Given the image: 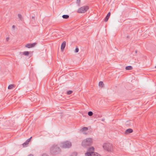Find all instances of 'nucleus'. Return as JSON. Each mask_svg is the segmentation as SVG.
Returning a JSON list of instances; mask_svg holds the SVG:
<instances>
[{"mask_svg":"<svg viewBox=\"0 0 156 156\" xmlns=\"http://www.w3.org/2000/svg\"><path fill=\"white\" fill-rule=\"evenodd\" d=\"M28 156H34L32 154H29Z\"/></svg>","mask_w":156,"mask_h":156,"instance_id":"nucleus-28","label":"nucleus"},{"mask_svg":"<svg viewBox=\"0 0 156 156\" xmlns=\"http://www.w3.org/2000/svg\"><path fill=\"white\" fill-rule=\"evenodd\" d=\"M14 85L13 84H10L9 85L8 87V89H12L14 87Z\"/></svg>","mask_w":156,"mask_h":156,"instance_id":"nucleus-17","label":"nucleus"},{"mask_svg":"<svg viewBox=\"0 0 156 156\" xmlns=\"http://www.w3.org/2000/svg\"><path fill=\"white\" fill-rule=\"evenodd\" d=\"M127 38H128L129 37L128 36H127Z\"/></svg>","mask_w":156,"mask_h":156,"instance_id":"nucleus-33","label":"nucleus"},{"mask_svg":"<svg viewBox=\"0 0 156 156\" xmlns=\"http://www.w3.org/2000/svg\"><path fill=\"white\" fill-rule=\"evenodd\" d=\"M15 26L14 25H13L12 26V28H15Z\"/></svg>","mask_w":156,"mask_h":156,"instance_id":"nucleus-30","label":"nucleus"},{"mask_svg":"<svg viewBox=\"0 0 156 156\" xmlns=\"http://www.w3.org/2000/svg\"><path fill=\"white\" fill-rule=\"evenodd\" d=\"M62 17L63 19H67L69 18V16L67 15H64L62 16Z\"/></svg>","mask_w":156,"mask_h":156,"instance_id":"nucleus-14","label":"nucleus"},{"mask_svg":"<svg viewBox=\"0 0 156 156\" xmlns=\"http://www.w3.org/2000/svg\"><path fill=\"white\" fill-rule=\"evenodd\" d=\"M133 69V67L132 66H127L126 67V70H130L132 69Z\"/></svg>","mask_w":156,"mask_h":156,"instance_id":"nucleus-13","label":"nucleus"},{"mask_svg":"<svg viewBox=\"0 0 156 156\" xmlns=\"http://www.w3.org/2000/svg\"><path fill=\"white\" fill-rule=\"evenodd\" d=\"M85 155L86 156H92V153L87 151V152L85 153Z\"/></svg>","mask_w":156,"mask_h":156,"instance_id":"nucleus-12","label":"nucleus"},{"mask_svg":"<svg viewBox=\"0 0 156 156\" xmlns=\"http://www.w3.org/2000/svg\"><path fill=\"white\" fill-rule=\"evenodd\" d=\"M88 114L89 116H92L93 114V112L91 111H89L88 113Z\"/></svg>","mask_w":156,"mask_h":156,"instance_id":"nucleus-20","label":"nucleus"},{"mask_svg":"<svg viewBox=\"0 0 156 156\" xmlns=\"http://www.w3.org/2000/svg\"><path fill=\"white\" fill-rule=\"evenodd\" d=\"M83 134H86V133H83Z\"/></svg>","mask_w":156,"mask_h":156,"instance_id":"nucleus-34","label":"nucleus"},{"mask_svg":"<svg viewBox=\"0 0 156 156\" xmlns=\"http://www.w3.org/2000/svg\"><path fill=\"white\" fill-rule=\"evenodd\" d=\"M79 51V48L77 47H76L75 49V52H78Z\"/></svg>","mask_w":156,"mask_h":156,"instance_id":"nucleus-27","label":"nucleus"},{"mask_svg":"<svg viewBox=\"0 0 156 156\" xmlns=\"http://www.w3.org/2000/svg\"><path fill=\"white\" fill-rule=\"evenodd\" d=\"M92 143V139L90 138H88L84 140L83 141L82 143V145L83 147H86L91 145Z\"/></svg>","mask_w":156,"mask_h":156,"instance_id":"nucleus-2","label":"nucleus"},{"mask_svg":"<svg viewBox=\"0 0 156 156\" xmlns=\"http://www.w3.org/2000/svg\"><path fill=\"white\" fill-rule=\"evenodd\" d=\"M88 9L89 8L88 6H84L79 9L77 12L79 13H83L86 12Z\"/></svg>","mask_w":156,"mask_h":156,"instance_id":"nucleus-4","label":"nucleus"},{"mask_svg":"<svg viewBox=\"0 0 156 156\" xmlns=\"http://www.w3.org/2000/svg\"><path fill=\"white\" fill-rule=\"evenodd\" d=\"M36 44H37V43L36 42L30 44L31 48L34 47Z\"/></svg>","mask_w":156,"mask_h":156,"instance_id":"nucleus-24","label":"nucleus"},{"mask_svg":"<svg viewBox=\"0 0 156 156\" xmlns=\"http://www.w3.org/2000/svg\"><path fill=\"white\" fill-rule=\"evenodd\" d=\"M9 37H7V38H6V40H7V41H8V40H9Z\"/></svg>","mask_w":156,"mask_h":156,"instance_id":"nucleus-31","label":"nucleus"},{"mask_svg":"<svg viewBox=\"0 0 156 156\" xmlns=\"http://www.w3.org/2000/svg\"><path fill=\"white\" fill-rule=\"evenodd\" d=\"M80 0H77L76 3L78 6L80 5Z\"/></svg>","mask_w":156,"mask_h":156,"instance_id":"nucleus-26","label":"nucleus"},{"mask_svg":"<svg viewBox=\"0 0 156 156\" xmlns=\"http://www.w3.org/2000/svg\"><path fill=\"white\" fill-rule=\"evenodd\" d=\"M32 137L31 136L30 138L27 139L26 141L23 144V147H26L27 145L29 144V142L30 141V139H31Z\"/></svg>","mask_w":156,"mask_h":156,"instance_id":"nucleus-7","label":"nucleus"},{"mask_svg":"<svg viewBox=\"0 0 156 156\" xmlns=\"http://www.w3.org/2000/svg\"><path fill=\"white\" fill-rule=\"evenodd\" d=\"M47 156V154H44L43 155H42V156Z\"/></svg>","mask_w":156,"mask_h":156,"instance_id":"nucleus-29","label":"nucleus"},{"mask_svg":"<svg viewBox=\"0 0 156 156\" xmlns=\"http://www.w3.org/2000/svg\"><path fill=\"white\" fill-rule=\"evenodd\" d=\"M110 14H111V13H110V12H109L108 13V14L107 15L106 17H105V22H106V21H107L108 20V19H109V17L110 16Z\"/></svg>","mask_w":156,"mask_h":156,"instance_id":"nucleus-10","label":"nucleus"},{"mask_svg":"<svg viewBox=\"0 0 156 156\" xmlns=\"http://www.w3.org/2000/svg\"><path fill=\"white\" fill-rule=\"evenodd\" d=\"M111 145L109 144H105L103 146V148L107 151H109L111 149Z\"/></svg>","mask_w":156,"mask_h":156,"instance_id":"nucleus-5","label":"nucleus"},{"mask_svg":"<svg viewBox=\"0 0 156 156\" xmlns=\"http://www.w3.org/2000/svg\"><path fill=\"white\" fill-rule=\"evenodd\" d=\"M105 120V119H102L101 120H102V121H104Z\"/></svg>","mask_w":156,"mask_h":156,"instance_id":"nucleus-32","label":"nucleus"},{"mask_svg":"<svg viewBox=\"0 0 156 156\" xmlns=\"http://www.w3.org/2000/svg\"><path fill=\"white\" fill-rule=\"evenodd\" d=\"M66 42L65 41H64L62 44L61 46V49L62 51L63 50L65 47L66 45Z\"/></svg>","mask_w":156,"mask_h":156,"instance_id":"nucleus-8","label":"nucleus"},{"mask_svg":"<svg viewBox=\"0 0 156 156\" xmlns=\"http://www.w3.org/2000/svg\"><path fill=\"white\" fill-rule=\"evenodd\" d=\"M72 146L71 143L68 141H66L62 143L60 145V147L62 148H69Z\"/></svg>","mask_w":156,"mask_h":156,"instance_id":"nucleus-3","label":"nucleus"},{"mask_svg":"<svg viewBox=\"0 0 156 156\" xmlns=\"http://www.w3.org/2000/svg\"><path fill=\"white\" fill-rule=\"evenodd\" d=\"M18 16L19 17V18H20V20H21L22 18V15L20 14H18Z\"/></svg>","mask_w":156,"mask_h":156,"instance_id":"nucleus-25","label":"nucleus"},{"mask_svg":"<svg viewBox=\"0 0 156 156\" xmlns=\"http://www.w3.org/2000/svg\"><path fill=\"white\" fill-rule=\"evenodd\" d=\"M103 83L102 81H100L99 83V86L101 87H103Z\"/></svg>","mask_w":156,"mask_h":156,"instance_id":"nucleus-18","label":"nucleus"},{"mask_svg":"<svg viewBox=\"0 0 156 156\" xmlns=\"http://www.w3.org/2000/svg\"><path fill=\"white\" fill-rule=\"evenodd\" d=\"M77 153L76 152H74L71 155L69 156H77Z\"/></svg>","mask_w":156,"mask_h":156,"instance_id":"nucleus-21","label":"nucleus"},{"mask_svg":"<svg viewBox=\"0 0 156 156\" xmlns=\"http://www.w3.org/2000/svg\"><path fill=\"white\" fill-rule=\"evenodd\" d=\"M94 114L95 118H101L102 116V115L100 112H94Z\"/></svg>","mask_w":156,"mask_h":156,"instance_id":"nucleus-6","label":"nucleus"},{"mask_svg":"<svg viewBox=\"0 0 156 156\" xmlns=\"http://www.w3.org/2000/svg\"><path fill=\"white\" fill-rule=\"evenodd\" d=\"M155 68H156V66H155Z\"/></svg>","mask_w":156,"mask_h":156,"instance_id":"nucleus-35","label":"nucleus"},{"mask_svg":"<svg viewBox=\"0 0 156 156\" xmlns=\"http://www.w3.org/2000/svg\"><path fill=\"white\" fill-rule=\"evenodd\" d=\"M61 150L57 145L54 144L51 146L50 149L51 154L53 155H56L59 154Z\"/></svg>","mask_w":156,"mask_h":156,"instance_id":"nucleus-1","label":"nucleus"},{"mask_svg":"<svg viewBox=\"0 0 156 156\" xmlns=\"http://www.w3.org/2000/svg\"><path fill=\"white\" fill-rule=\"evenodd\" d=\"M30 44H26L25 45V47L28 48H31Z\"/></svg>","mask_w":156,"mask_h":156,"instance_id":"nucleus-22","label":"nucleus"},{"mask_svg":"<svg viewBox=\"0 0 156 156\" xmlns=\"http://www.w3.org/2000/svg\"><path fill=\"white\" fill-rule=\"evenodd\" d=\"M73 93V91L72 90H68L67 92V94L68 95H70Z\"/></svg>","mask_w":156,"mask_h":156,"instance_id":"nucleus-23","label":"nucleus"},{"mask_svg":"<svg viewBox=\"0 0 156 156\" xmlns=\"http://www.w3.org/2000/svg\"><path fill=\"white\" fill-rule=\"evenodd\" d=\"M94 151V148L93 147H90L88 150V151L92 153V154L93 153Z\"/></svg>","mask_w":156,"mask_h":156,"instance_id":"nucleus-11","label":"nucleus"},{"mask_svg":"<svg viewBox=\"0 0 156 156\" xmlns=\"http://www.w3.org/2000/svg\"><path fill=\"white\" fill-rule=\"evenodd\" d=\"M133 130L131 129H126L125 132V133L126 134H129V133H131L133 132Z\"/></svg>","mask_w":156,"mask_h":156,"instance_id":"nucleus-9","label":"nucleus"},{"mask_svg":"<svg viewBox=\"0 0 156 156\" xmlns=\"http://www.w3.org/2000/svg\"><path fill=\"white\" fill-rule=\"evenodd\" d=\"M92 156H100V155L97 152H94L92 154Z\"/></svg>","mask_w":156,"mask_h":156,"instance_id":"nucleus-16","label":"nucleus"},{"mask_svg":"<svg viewBox=\"0 0 156 156\" xmlns=\"http://www.w3.org/2000/svg\"><path fill=\"white\" fill-rule=\"evenodd\" d=\"M88 130V128L87 127H83L81 130V131L82 132L87 130Z\"/></svg>","mask_w":156,"mask_h":156,"instance_id":"nucleus-15","label":"nucleus"},{"mask_svg":"<svg viewBox=\"0 0 156 156\" xmlns=\"http://www.w3.org/2000/svg\"><path fill=\"white\" fill-rule=\"evenodd\" d=\"M29 53V52L28 51H25L23 52V54L25 55H28Z\"/></svg>","mask_w":156,"mask_h":156,"instance_id":"nucleus-19","label":"nucleus"}]
</instances>
